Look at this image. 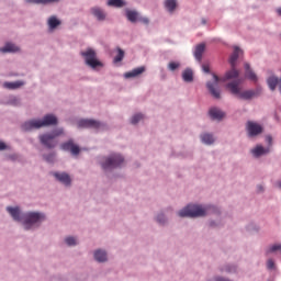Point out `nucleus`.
<instances>
[{
    "label": "nucleus",
    "mask_w": 281,
    "mask_h": 281,
    "mask_svg": "<svg viewBox=\"0 0 281 281\" xmlns=\"http://www.w3.org/2000/svg\"><path fill=\"white\" fill-rule=\"evenodd\" d=\"M243 54V50L236 46L234 48V53L231 55L229 65L232 67L231 70L226 71L225 76L220 78L218 76L213 74V82H207L206 88L210 91L211 95L215 98V100H221V90L218 89L220 82H227V80H234L240 76V72L236 69V60H238V56Z\"/></svg>",
    "instance_id": "1"
},
{
    "label": "nucleus",
    "mask_w": 281,
    "mask_h": 281,
    "mask_svg": "<svg viewBox=\"0 0 281 281\" xmlns=\"http://www.w3.org/2000/svg\"><path fill=\"white\" fill-rule=\"evenodd\" d=\"M58 124V119L54 114H47L41 120H31L22 125L23 131H34V128H43V126H55Z\"/></svg>",
    "instance_id": "2"
},
{
    "label": "nucleus",
    "mask_w": 281,
    "mask_h": 281,
    "mask_svg": "<svg viewBox=\"0 0 281 281\" xmlns=\"http://www.w3.org/2000/svg\"><path fill=\"white\" fill-rule=\"evenodd\" d=\"M226 89L231 91L234 95H239L241 100H251L255 95H258V92L254 90H246L240 92V80H234L226 85Z\"/></svg>",
    "instance_id": "3"
},
{
    "label": "nucleus",
    "mask_w": 281,
    "mask_h": 281,
    "mask_svg": "<svg viewBox=\"0 0 281 281\" xmlns=\"http://www.w3.org/2000/svg\"><path fill=\"white\" fill-rule=\"evenodd\" d=\"M205 209L201 205L189 204L187 207L178 212V216L181 218H196V216H205Z\"/></svg>",
    "instance_id": "4"
},
{
    "label": "nucleus",
    "mask_w": 281,
    "mask_h": 281,
    "mask_svg": "<svg viewBox=\"0 0 281 281\" xmlns=\"http://www.w3.org/2000/svg\"><path fill=\"white\" fill-rule=\"evenodd\" d=\"M60 135H63V130H55L50 133L40 135L38 139L46 148H56L58 146L56 137H60Z\"/></svg>",
    "instance_id": "5"
},
{
    "label": "nucleus",
    "mask_w": 281,
    "mask_h": 281,
    "mask_svg": "<svg viewBox=\"0 0 281 281\" xmlns=\"http://www.w3.org/2000/svg\"><path fill=\"white\" fill-rule=\"evenodd\" d=\"M42 221H45V215H43L42 213H27L26 215H24V228L32 229L34 225H36L37 223H42Z\"/></svg>",
    "instance_id": "6"
},
{
    "label": "nucleus",
    "mask_w": 281,
    "mask_h": 281,
    "mask_svg": "<svg viewBox=\"0 0 281 281\" xmlns=\"http://www.w3.org/2000/svg\"><path fill=\"white\" fill-rule=\"evenodd\" d=\"M81 56H83L86 60V65H88V67H91V69H95L97 67H102V63L98 60L95 50L88 48L86 52L81 53Z\"/></svg>",
    "instance_id": "7"
},
{
    "label": "nucleus",
    "mask_w": 281,
    "mask_h": 281,
    "mask_svg": "<svg viewBox=\"0 0 281 281\" xmlns=\"http://www.w3.org/2000/svg\"><path fill=\"white\" fill-rule=\"evenodd\" d=\"M124 164V157L114 154L102 164L103 170H111L113 168H119V166Z\"/></svg>",
    "instance_id": "8"
},
{
    "label": "nucleus",
    "mask_w": 281,
    "mask_h": 281,
    "mask_svg": "<svg viewBox=\"0 0 281 281\" xmlns=\"http://www.w3.org/2000/svg\"><path fill=\"white\" fill-rule=\"evenodd\" d=\"M247 131H248L249 137H256V135H260V133H262V125L252 121H248Z\"/></svg>",
    "instance_id": "9"
},
{
    "label": "nucleus",
    "mask_w": 281,
    "mask_h": 281,
    "mask_svg": "<svg viewBox=\"0 0 281 281\" xmlns=\"http://www.w3.org/2000/svg\"><path fill=\"white\" fill-rule=\"evenodd\" d=\"M79 128H100L102 126V123L91 120V119H85L78 122Z\"/></svg>",
    "instance_id": "10"
},
{
    "label": "nucleus",
    "mask_w": 281,
    "mask_h": 281,
    "mask_svg": "<svg viewBox=\"0 0 281 281\" xmlns=\"http://www.w3.org/2000/svg\"><path fill=\"white\" fill-rule=\"evenodd\" d=\"M61 150L69 151L71 155H80V147L74 144V140H68L60 145Z\"/></svg>",
    "instance_id": "11"
},
{
    "label": "nucleus",
    "mask_w": 281,
    "mask_h": 281,
    "mask_svg": "<svg viewBox=\"0 0 281 281\" xmlns=\"http://www.w3.org/2000/svg\"><path fill=\"white\" fill-rule=\"evenodd\" d=\"M54 177L56 178L57 181H60V183H64V186H71V178L66 172H63V173L55 172Z\"/></svg>",
    "instance_id": "12"
},
{
    "label": "nucleus",
    "mask_w": 281,
    "mask_h": 281,
    "mask_svg": "<svg viewBox=\"0 0 281 281\" xmlns=\"http://www.w3.org/2000/svg\"><path fill=\"white\" fill-rule=\"evenodd\" d=\"M125 15L130 23H137V21H139V13L135 10L127 9Z\"/></svg>",
    "instance_id": "13"
},
{
    "label": "nucleus",
    "mask_w": 281,
    "mask_h": 281,
    "mask_svg": "<svg viewBox=\"0 0 281 281\" xmlns=\"http://www.w3.org/2000/svg\"><path fill=\"white\" fill-rule=\"evenodd\" d=\"M144 71H146V67L144 66L134 68L132 71L125 72L124 78H137V76H142Z\"/></svg>",
    "instance_id": "14"
},
{
    "label": "nucleus",
    "mask_w": 281,
    "mask_h": 281,
    "mask_svg": "<svg viewBox=\"0 0 281 281\" xmlns=\"http://www.w3.org/2000/svg\"><path fill=\"white\" fill-rule=\"evenodd\" d=\"M270 148H265L262 145H258L256 148L251 149L254 157H262V155H267L270 153Z\"/></svg>",
    "instance_id": "15"
},
{
    "label": "nucleus",
    "mask_w": 281,
    "mask_h": 281,
    "mask_svg": "<svg viewBox=\"0 0 281 281\" xmlns=\"http://www.w3.org/2000/svg\"><path fill=\"white\" fill-rule=\"evenodd\" d=\"M7 212H9V214L12 216L13 220L15 221H21V209H19V206L16 207H12V206H8L7 207Z\"/></svg>",
    "instance_id": "16"
},
{
    "label": "nucleus",
    "mask_w": 281,
    "mask_h": 281,
    "mask_svg": "<svg viewBox=\"0 0 281 281\" xmlns=\"http://www.w3.org/2000/svg\"><path fill=\"white\" fill-rule=\"evenodd\" d=\"M182 80L184 82H193L194 81V71L192 69L187 68L182 71Z\"/></svg>",
    "instance_id": "17"
},
{
    "label": "nucleus",
    "mask_w": 281,
    "mask_h": 281,
    "mask_svg": "<svg viewBox=\"0 0 281 281\" xmlns=\"http://www.w3.org/2000/svg\"><path fill=\"white\" fill-rule=\"evenodd\" d=\"M209 115L212 117V120H223V117H225V113L216 108H212L209 111Z\"/></svg>",
    "instance_id": "18"
},
{
    "label": "nucleus",
    "mask_w": 281,
    "mask_h": 281,
    "mask_svg": "<svg viewBox=\"0 0 281 281\" xmlns=\"http://www.w3.org/2000/svg\"><path fill=\"white\" fill-rule=\"evenodd\" d=\"M205 52V44H199L194 50V57L201 63L203 54Z\"/></svg>",
    "instance_id": "19"
},
{
    "label": "nucleus",
    "mask_w": 281,
    "mask_h": 281,
    "mask_svg": "<svg viewBox=\"0 0 281 281\" xmlns=\"http://www.w3.org/2000/svg\"><path fill=\"white\" fill-rule=\"evenodd\" d=\"M91 12H92L93 16H95V19H98V21H104V19H106V14L100 8H92Z\"/></svg>",
    "instance_id": "20"
},
{
    "label": "nucleus",
    "mask_w": 281,
    "mask_h": 281,
    "mask_svg": "<svg viewBox=\"0 0 281 281\" xmlns=\"http://www.w3.org/2000/svg\"><path fill=\"white\" fill-rule=\"evenodd\" d=\"M0 52L2 54H8L10 52H19V46L12 43H7L3 47L0 48Z\"/></svg>",
    "instance_id": "21"
},
{
    "label": "nucleus",
    "mask_w": 281,
    "mask_h": 281,
    "mask_svg": "<svg viewBox=\"0 0 281 281\" xmlns=\"http://www.w3.org/2000/svg\"><path fill=\"white\" fill-rule=\"evenodd\" d=\"M245 69L246 78L252 80V82H256L258 80V76H256V72L251 71V67L249 66V64H245Z\"/></svg>",
    "instance_id": "22"
},
{
    "label": "nucleus",
    "mask_w": 281,
    "mask_h": 281,
    "mask_svg": "<svg viewBox=\"0 0 281 281\" xmlns=\"http://www.w3.org/2000/svg\"><path fill=\"white\" fill-rule=\"evenodd\" d=\"M23 85H25V82H23V81H13V82H4L3 87L5 89H21V87H23Z\"/></svg>",
    "instance_id": "23"
},
{
    "label": "nucleus",
    "mask_w": 281,
    "mask_h": 281,
    "mask_svg": "<svg viewBox=\"0 0 281 281\" xmlns=\"http://www.w3.org/2000/svg\"><path fill=\"white\" fill-rule=\"evenodd\" d=\"M94 260H97V262H106V251L97 250L94 252Z\"/></svg>",
    "instance_id": "24"
},
{
    "label": "nucleus",
    "mask_w": 281,
    "mask_h": 281,
    "mask_svg": "<svg viewBox=\"0 0 281 281\" xmlns=\"http://www.w3.org/2000/svg\"><path fill=\"white\" fill-rule=\"evenodd\" d=\"M108 5L110 8H124L126 2L124 0H108Z\"/></svg>",
    "instance_id": "25"
},
{
    "label": "nucleus",
    "mask_w": 281,
    "mask_h": 281,
    "mask_svg": "<svg viewBox=\"0 0 281 281\" xmlns=\"http://www.w3.org/2000/svg\"><path fill=\"white\" fill-rule=\"evenodd\" d=\"M280 80L276 76H271L268 78V86L271 91H276V88L278 87V82Z\"/></svg>",
    "instance_id": "26"
},
{
    "label": "nucleus",
    "mask_w": 281,
    "mask_h": 281,
    "mask_svg": "<svg viewBox=\"0 0 281 281\" xmlns=\"http://www.w3.org/2000/svg\"><path fill=\"white\" fill-rule=\"evenodd\" d=\"M165 8L168 12L177 10V0H165Z\"/></svg>",
    "instance_id": "27"
},
{
    "label": "nucleus",
    "mask_w": 281,
    "mask_h": 281,
    "mask_svg": "<svg viewBox=\"0 0 281 281\" xmlns=\"http://www.w3.org/2000/svg\"><path fill=\"white\" fill-rule=\"evenodd\" d=\"M58 25H60V20L56 19L55 15H52L48 19V27H49V30H56V27H58Z\"/></svg>",
    "instance_id": "28"
},
{
    "label": "nucleus",
    "mask_w": 281,
    "mask_h": 281,
    "mask_svg": "<svg viewBox=\"0 0 281 281\" xmlns=\"http://www.w3.org/2000/svg\"><path fill=\"white\" fill-rule=\"evenodd\" d=\"M201 139L203 144L211 145L214 142V136L212 134H202Z\"/></svg>",
    "instance_id": "29"
},
{
    "label": "nucleus",
    "mask_w": 281,
    "mask_h": 281,
    "mask_svg": "<svg viewBox=\"0 0 281 281\" xmlns=\"http://www.w3.org/2000/svg\"><path fill=\"white\" fill-rule=\"evenodd\" d=\"M179 67H181V63H179V61H170L167 66L169 71H177V69H179Z\"/></svg>",
    "instance_id": "30"
},
{
    "label": "nucleus",
    "mask_w": 281,
    "mask_h": 281,
    "mask_svg": "<svg viewBox=\"0 0 281 281\" xmlns=\"http://www.w3.org/2000/svg\"><path fill=\"white\" fill-rule=\"evenodd\" d=\"M117 52V55L114 57V63H122V60H124V50L119 48Z\"/></svg>",
    "instance_id": "31"
},
{
    "label": "nucleus",
    "mask_w": 281,
    "mask_h": 281,
    "mask_svg": "<svg viewBox=\"0 0 281 281\" xmlns=\"http://www.w3.org/2000/svg\"><path fill=\"white\" fill-rule=\"evenodd\" d=\"M58 0H26L27 3H56Z\"/></svg>",
    "instance_id": "32"
},
{
    "label": "nucleus",
    "mask_w": 281,
    "mask_h": 281,
    "mask_svg": "<svg viewBox=\"0 0 281 281\" xmlns=\"http://www.w3.org/2000/svg\"><path fill=\"white\" fill-rule=\"evenodd\" d=\"M140 120H144V114H135L132 117L131 122L132 124H137L138 122H140Z\"/></svg>",
    "instance_id": "33"
},
{
    "label": "nucleus",
    "mask_w": 281,
    "mask_h": 281,
    "mask_svg": "<svg viewBox=\"0 0 281 281\" xmlns=\"http://www.w3.org/2000/svg\"><path fill=\"white\" fill-rule=\"evenodd\" d=\"M276 251H280L281 252V244H277V245H273L269 248V252L270 254H273Z\"/></svg>",
    "instance_id": "34"
},
{
    "label": "nucleus",
    "mask_w": 281,
    "mask_h": 281,
    "mask_svg": "<svg viewBox=\"0 0 281 281\" xmlns=\"http://www.w3.org/2000/svg\"><path fill=\"white\" fill-rule=\"evenodd\" d=\"M45 161L48 164H54V159H56V154H49L48 156H44Z\"/></svg>",
    "instance_id": "35"
},
{
    "label": "nucleus",
    "mask_w": 281,
    "mask_h": 281,
    "mask_svg": "<svg viewBox=\"0 0 281 281\" xmlns=\"http://www.w3.org/2000/svg\"><path fill=\"white\" fill-rule=\"evenodd\" d=\"M65 243L68 245V247H72L74 245H76V238L74 237H67L65 239Z\"/></svg>",
    "instance_id": "36"
},
{
    "label": "nucleus",
    "mask_w": 281,
    "mask_h": 281,
    "mask_svg": "<svg viewBox=\"0 0 281 281\" xmlns=\"http://www.w3.org/2000/svg\"><path fill=\"white\" fill-rule=\"evenodd\" d=\"M138 21L140 23H144L145 25H148V23H150V20H148V18H143V16H139Z\"/></svg>",
    "instance_id": "37"
},
{
    "label": "nucleus",
    "mask_w": 281,
    "mask_h": 281,
    "mask_svg": "<svg viewBox=\"0 0 281 281\" xmlns=\"http://www.w3.org/2000/svg\"><path fill=\"white\" fill-rule=\"evenodd\" d=\"M268 269H273L276 267V263L273 262V259H269L267 262Z\"/></svg>",
    "instance_id": "38"
},
{
    "label": "nucleus",
    "mask_w": 281,
    "mask_h": 281,
    "mask_svg": "<svg viewBox=\"0 0 281 281\" xmlns=\"http://www.w3.org/2000/svg\"><path fill=\"white\" fill-rule=\"evenodd\" d=\"M202 70L204 71V74H210V65L207 64L202 65Z\"/></svg>",
    "instance_id": "39"
},
{
    "label": "nucleus",
    "mask_w": 281,
    "mask_h": 281,
    "mask_svg": "<svg viewBox=\"0 0 281 281\" xmlns=\"http://www.w3.org/2000/svg\"><path fill=\"white\" fill-rule=\"evenodd\" d=\"M266 142L269 144V146H271V144H273V138L271 136H266Z\"/></svg>",
    "instance_id": "40"
},
{
    "label": "nucleus",
    "mask_w": 281,
    "mask_h": 281,
    "mask_svg": "<svg viewBox=\"0 0 281 281\" xmlns=\"http://www.w3.org/2000/svg\"><path fill=\"white\" fill-rule=\"evenodd\" d=\"M157 222H158V223H165V222H166V218L164 217V215H158V216H157Z\"/></svg>",
    "instance_id": "41"
},
{
    "label": "nucleus",
    "mask_w": 281,
    "mask_h": 281,
    "mask_svg": "<svg viewBox=\"0 0 281 281\" xmlns=\"http://www.w3.org/2000/svg\"><path fill=\"white\" fill-rule=\"evenodd\" d=\"M7 146L5 143L0 142V150H5Z\"/></svg>",
    "instance_id": "42"
},
{
    "label": "nucleus",
    "mask_w": 281,
    "mask_h": 281,
    "mask_svg": "<svg viewBox=\"0 0 281 281\" xmlns=\"http://www.w3.org/2000/svg\"><path fill=\"white\" fill-rule=\"evenodd\" d=\"M277 14L281 16V8L277 9Z\"/></svg>",
    "instance_id": "43"
},
{
    "label": "nucleus",
    "mask_w": 281,
    "mask_h": 281,
    "mask_svg": "<svg viewBox=\"0 0 281 281\" xmlns=\"http://www.w3.org/2000/svg\"><path fill=\"white\" fill-rule=\"evenodd\" d=\"M207 21L205 19H202V24L205 25Z\"/></svg>",
    "instance_id": "44"
},
{
    "label": "nucleus",
    "mask_w": 281,
    "mask_h": 281,
    "mask_svg": "<svg viewBox=\"0 0 281 281\" xmlns=\"http://www.w3.org/2000/svg\"><path fill=\"white\" fill-rule=\"evenodd\" d=\"M278 187L281 188V182H278Z\"/></svg>",
    "instance_id": "45"
},
{
    "label": "nucleus",
    "mask_w": 281,
    "mask_h": 281,
    "mask_svg": "<svg viewBox=\"0 0 281 281\" xmlns=\"http://www.w3.org/2000/svg\"><path fill=\"white\" fill-rule=\"evenodd\" d=\"M258 188H259V191H262V187L259 186Z\"/></svg>",
    "instance_id": "46"
}]
</instances>
